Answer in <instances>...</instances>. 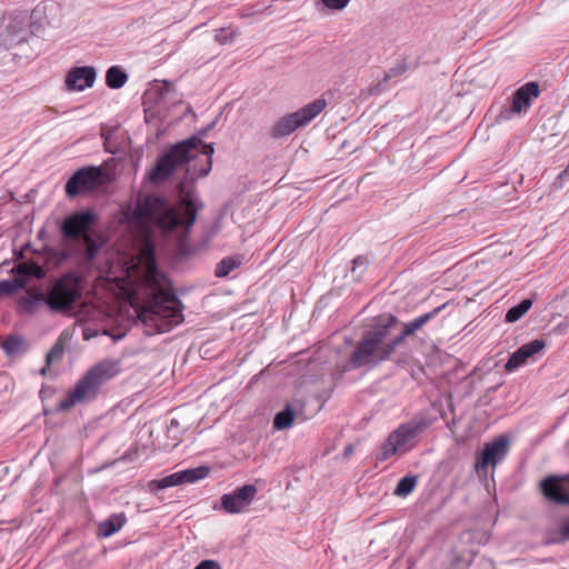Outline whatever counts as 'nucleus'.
<instances>
[{
	"instance_id": "obj_45",
	"label": "nucleus",
	"mask_w": 569,
	"mask_h": 569,
	"mask_svg": "<svg viewBox=\"0 0 569 569\" xmlns=\"http://www.w3.org/2000/svg\"><path fill=\"white\" fill-rule=\"evenodd\" d=\"M352 453V447L351 446H348L345 448V456H349Z\"/></svg>"
},
{
	"instance_id": "obj_42",
	"label": "nucleus",
	"mask_w": 569,
	"mask_h": 569,
	"mask_svg": "<svg viewBox=\"0 0 569 569\" xmlns=\"http://www.w3.org/2000/svg\"><path fill=\"white\" fill-rule=\"evenodd\" d=\"M559 532L562 540H569V516L561 521Z\"/></svg>"
},
{
	"instance_id": "obj_27",
	"label": "nucleus",
	"mask_w": 569,
	"mask_h": 569,
	"mask_svg": "<svg viewBox=\"0 0 569 569\" xmlns=\"http://www.w3.org/2000/svg\"><path fill=\"white\" fill-rule=\"evenodd\" d=\"M417 482V476L407 475L399 479L393 493L398 497H407L415 490Z\"/></svg>"
},
{
	"instance_id": "obj_33",
	"label": "nucleus",
	"mask_w": 569,
	"mask_h": 569,
	"mask_svg": "<svg viewBox=\"0 0 569 569\" xmlns=\"http://www.w3.org/2000/svg\"><path fill=\"white\" fill-rule=\"evenodd\" d=\"M61 336H63V333ZM63 352H64V347L62 343V337H60L59 340L50 349V351L46 355L47 366H51V363L54 360L60 359L62 357Z\"/></svg>"
},
{
	"instance_id": "obj_3",
	"label": "nucleus",
	"mask_w": 569,
	"mask_h": 569,
	"mask_svg": "<svg viewBox=\"0 0 569 569\" xmlns=\"http://www.w3.org/2000/svg\"><path fill=\"white\" fill-rule=\"evenodd\" d=\"M119 371L120 362L117 360L103 359L98 362L68 391L66 398L58 403L54 412H66L78 402L93 400L100 388L116 377Z\"/></svg>"
},
{
	"instance_id": "obj_37",
	"label": "nucleus",
	"mask_w": 569,
	"mask_h": 569,
	"mask_svg": "<svg viewBox=\"0 0 569 569\" xmlns=\"http://www.w3.org/2000/svg\"><path fill=\"white\" fill-rule=\"evenodd\" d=\"M173 90V86L170 81L164 80L162 81L161 86H157L156 92L158 94L157 102H166L167 97L171 93Z\"/></svg>"
},
{
	"instance_id": "obj_38",
	"label": "nucleus",
	"mask_w": 569,
	"mask_h": 569,
	"mask_svg": "<svg viewBox=\"0 0 569 569\" xmlns=\"http://www.w3.org/2000/svg\"><path fill=\"white\" fill-rule=\"evenodd\" d=\"M17 289L18 286L13 280H0V298L14 293Z\"/></svg>"
},
{
	"instance_id": "obj_22",
	"label": "nucleus",
	"mask_w": 569,
	"mask_h": 569,
	"mask_svg": "<svg viewBox=\"0 0 569 569\" xmlns=\"http://www.w3.org/2000/svg\"><path fill=\"white\" fill-rule=\"evenodd\" d=\"M47 293L31 292L19 299V306L24 313L33 315L40 306H47Z\"/></svg>"
},
{
	"instance_id": "obj_23",
	"label": "nucleus",
	"mask_w": 569,
	"mask_h": 569,
	"mask_svg": "<svg viewBox=\"0 0 569 569\" xmlns=\"http://www.w3.org/2000/svg\"><path fill=\"white\" fill-rule=\"evenodd\" d=\"M127 81L128 74L119 66H112L106 72V84L110 89H120Z\"/></svg>"
},
{
	"instance_id": "obj_6",
	"label": "nucleus",
	"mask_w": 569,
	"mask_h": 569,
	"mask_svg": "<svg viewBox=\"0 0 569 569\" xmlns=\"http://www.w3.org/2000/svg\"><path fill=\"white\" fill-rule=\"evenodd\" d=\"M183 309L182 301L173 290H160L149 308V320L154 323L157 332H167L183 322Z\"/></svg>"
},
{
	"instance_id": "obj_10",
	"label": "nucleus",
	"mask_w": 569,
	"mask_h": 569,
	"mask_svg": "<svg viewBox=\"0 0 569 569\" xmlns=\"http://www.w3.org/2000/svg\"><path fill=\"white\" fill-rule=\"evenodd\" d=\"M106 171L98 166H87L76 170L64 184L69 198L88 194L98 190L104 182Z\"/></svg>"
},
{
	"instance_id": "obj_15",
	"label": "nucleus",
	"mask_w": 569,
	"mask_h": 569,
	"mask_svg": "<svg viewBox=\"0 0 569 569\" xmlns=\"http://www.w3.org/2000/svg\"><path fill=\"white\" fill-rule=\"evenodd\" d=\"M210 475L208 466H199L170 473L161 479L152 480L149 483L150 490H162L169 487H176L186 483H194Z\"/></svg>"
},
{
	"instance_id": "obj_41",
	"label": "nucleus",
	"mask_w": 569,
	"mask_h": 569,
	"mask_svg": "<svg viewBox=\"0 0 569 569\" xmlns=\"http://www.w3.org/2000/svg\"><path fill=\"white\" fill-rule=\"evenodd\" d=\"M193 569H222L216 560L204 559L200 561Z\"/></svg>"
},
{
	"instance_id": "obj_31",
	"label": "nucleus",
	"mask_w": 569,
	"mask_h": 569,
	"mask_svg": "<svg viewBox=\"0 0 569 569\" xmlns=\"http://www.w3.org/2000/svg\"><path fill=\"white\" fill-rule=\"evenodd\" d=\"M239 34H240V32L238 31V29L228 30V29L221 28V29L217 30L214 40L217 42H219L220 44H230L236 40V38Z\"/></svg>"
},
{
	"instance_id": "obj_18",
	"label": "nucleus",
	"mask_w": 569,
	"mask_h": 569,
	"mask_svg": "<svg viewBox=\"0 0 569 569\" xmlns=\"http://www.w3.org/2000/svg\"><path fill=\"white\" fill-rule=\"evenodd\" d=\"M546 347L543 339H533L513 351L508 361L505 365V369L508 372H512L520 367L528 363L530 359H533L537 353L542 352Z\"/></svg>"
},
{
	"instance_id": "obj_8",
	"label": "nucleus",
	"mask_w": 569,
	"mask_h": 569,
	"mask_svg": "<svg viewBox=\"0 0 569 569\" xmlns=\"http://www.w3.org/2000/svg\"><path fill=\"white\" fill-rule=\"evenodd\" d=\"M429 423L425 419L411 420L400 425L396 430L389 433L387 439L381 443L377 460L386 461L400 450H408L406 446L415 440L421 432L428 428Z\"/></svg>"
},
{
	"instance_id": "obj_5",
	"label": "nucleus",
	"mask_w": 569,
	"mask_h": 569,
	"mask_svg": "<svg viewBox=\"0 0 569 569\" xmlns=\"http://www.w3.org/2000/svg\"><path fill=\"white\" fill-rule=\"evenodd\" d=\"M198 142L197 138H187L172 144L167 151L160 154L148 172L151 183L158 186L170 179L178 169L192 160V147Z\"/></svg>"
},
{
	"instance_id": "obj_1",
	"label": "nucleus",
	"mask_w": 569,
	"mask_h": 569,
	"mask_svg": "<svg viewBox=\"0 0 569 569\" xmlns=\"http://www.w3.org/2000/svg\"><path fill=\"white\" fill-rule=\"evenodd\" d=\"M180 204L181 212H178L163 197L148 196L136 203L130 219L141 226L156 227L166 234L178 228L189 232L203 204L192 191H187L180 197Z\"/></svg>"
},
{
	"instance_id": "obj_49",
	"label": "nucleus",
	"mask_w": 569,
	"mask_h": 569,
	"mask_svg": "<svg viewBox=\"0 0 569 569\" xmlns=\"http://www.w3.org/2000/svg\"><path fill=\"white\" fill-rule=\"evenodd\" d=\"M187 113H193V111H192V109L190 107H188Z\"/></svg>"
},
{
	"instance_id": "obj_12",
	"label": "nucleus",
	"mask_w": 569,
	"mask_h": 569,
	"mask_svg": "<svg viewBox=\"0 0 569 569\" xmlns=\"http://www.w3.org/2000/svg\"><path fill=\"white\" fill-rule=\"evenodd\" d=\"M511 439L509 435L502 433L492 441L486 442L481 451L477 455L475 470L480 473H487L489 466L496 467L510 451Z\"/></svg>"
},
{
	"instance_id": "obj_14",
	"label": "nucleus",
	"mask_w": 569,
	"mask_h": 569,
	"mask_svg": "<svg viewBox=\"0 0 569 569\" xmlns=\"http://www.w3.org/2000/svg\"><path fill=\"white\" fill-rule=\"evenodd\" d=\"M542 497L558 506H569V479L567 475L551 473L539 482Z\"/></svg>"
},
{
	"instance_id": "obj_47",
	"label": "nucleus",
	"mask_w": 569,
	"mask_h": 569,
	"mask_svg": "<svg viewBox=\"0 0 569 569\" xmlns=\"http://www.w3.org/2000/svg\"><path fill=\"white\" fill-rule=\"evenodd\" d=\"M91 337H92V335H90V333L88 332V330H84V331H83V339H84V340H89Z\"/></svg>"
},
{
	"instance_id": "obj_9",
	"label": "nucleus",
	"mask_w": 569,
	"mask_h": 569,
	"mask_svg": "<svg viewBox=\"0 0 569 569\" xmlns=\"http://www.w3.org/2000/svg\"><path fill=\"white\" fill-rule=\"evenodd\" d=\"M98 219L92 208L76 210L62 219L59 231L66 241H79L93 232Z\"/></svg>"
},
{
	"instance_id": "obj_17",
	"label": "nucleus",
	"mask_w": 569,
	"mask_h": 569,
	"mask_svg": "<svg viewBox=\"0 0 569 569\" xmlns=\"http://www.w3.org/2000/svg\"><path fill=\"white\" fill-rule=\"evenodd\" d=\"M258 489L252 483H246L236 488L230 493H224L220 498L221 508L227 513H240L253 501Z\"/></svg>"
},
{
	"instance_id": "obj_16",
	"label": "nucleus",
	"mask_w": 569,
	"mask_h": 569,
	"mask_svg": "<svg viewBox=\"0 0 569 569\" xmlns=\"http://www.w3.org/2000/svg\"><path fill=\"white\" fill-rule=\"evenodd\" d=\"M218 119L212 120L208 126L200 129L197 134L191 136L190 138H197L198 142L192 147V157L197 160L199 156H201L204 160V163L198 169L197 162L193 163L191 168L188 169V172L191 170L198 178H202L209 174L212 167V154L214 153L213 143H206L202 141L204 137L208 136L209 131H211L216 124Z\"/></svg>"
},
{
	"instance_id": "obj_39",
	"label": "nucleus",
	"mask_w": 569,
	"mask_h": 569,
	"mask_svg": "<svg viewBox=\"0 0 569 569\" xmlns=\"http://www.w3.org/2000/svg\"><path fill=\"white\" fill-rule=\"evenodd\" d=\"M323 6L331 10H342L345 9L350 0H321Z\"/></svg>"
},
{
	"instance_id": "obj_25",
	"label": "nucleus",
	"mask_w": 569,
	"mask_h": 569,
	"mask_svg": "<svg viewBox=\"0 0 569 569\" xmlns=\"http://www.w3.org/2000/svg\"><path fill=\"white\" fill-rule=\"evenodd\" d=\"M241 263V259L237 256L224 257L217 263L214 276L217 278H226L230 274L231 271L238 269Z\"/></svg>"
},
{
	"instance_id": "obj_20",
	"label": "nucleus",
	"mask_w": 569,
	"mask_h": 569,
	"mask_svg": "<svg viewBox=\"0 0 569 569\" xmlns=\"http://www.w3.org/2000/svg\"><path fill=\"white\" fill-rule=\"evenodd\" d=\"M127 522L124 512L112 513L98 526V536L109 538L118 532Z\"/></svg>"
},
{
	"instance_id": "obj_11",
	"label": "nucleus",
	"mask_w": 569,
	"mask_h": 569,
	"mask_svg": "<svg viewBox=\"0 0 569 569\" xmlns=\"http://www.w3.org/2000/svg\"><path fill=\"white\" fill-rule=\"evenodd\" d=\"M540 94L539 84L530 81L518 88L511 96V106H502L496 117L497 122L508 121L513 114H522L531 107L532 100Z\"/></svg>"
},
{
	"instance_id": "obj_40",
	"label": "nucleus",
	"mask_w": 569,
	"mask_h": 569,
	"mask_svg": "<svg viewBox=\"0 0 569 569\" xmlns=\"http://www.w3.org/2000/svg\"><path fill=\"white\" fill-rule=\"evenodd\" d=\"M567 181H569V162L568 166L557 176L553 186L560 189Z\"/></svg>"
},
{
	"instance_id": "obj_30",
	"label": "nucleus",
	"mask_w": 569,
	"mask_h": 569,
	"mask_svg": "<svg viewBox=\"0 0 569 569\" xmlns=\"http://www.w3.org/2000/svg\"><path fill=\"white\" fill-rule=\"evenodd\" d=\"M148 276L150 280L158 284V283H164L168 286H171V281L169 277L159 269L154 256L151 257V260L148 266Z\"/></svg>"
},
{
	"instance_id": "obj_48",
	"label": "nucleus",
	"mask_w": 569,
	"mask_h": 569,
	"mask_svg": "<svg viewBox=\"0 0 569 569\" xmlns=\"http://www.w3.org/2000/svg\"><path fill=\"white\" fill-rule=\"evenodd\" d=\"M68 257H69V256H68V253H67V252H63V254H62V259H63V260H66V259H68Z\"/></svg>"
},
{
	"instance_id": "obj_26",
	"label": "nucleus",
	"mask_w": 569,
	"mask_h": 569,
	"mask_svg": "<svg viewBox=\"0 0 569 569\" xmlns=\"http://www.w3.org/2000/svg\"><path fill=\"white\" fill-rule=\"evenodd\" d=\"M533 300L530 298H526L521 300L516 306L509 308L505 316V321L508 323H513L520 320L532 307Z\"/></svg>"
},
{
	"instance_id": "obj_4",
	"label": "nucleus",
	"mask_w": 569,
	"mask_h": 569,
	"mask_svg": "<svg viewBox=\"0 0 569 569\" xmlns=\"http://www.w3.org/2000/svg\"><path fill=\"white\" fill-rule=\"evenodd\" d=\"M47 307L54 313L67 315L82 299L83 281L76 271H68L51 279L46 288Z\"/></svg>"
},
{
	"instance_id": "obj_24",
	"label": "nucleus",
	"mask_w": 569,
	"mask_h": 569,
	"mask_svg": "<svg viewBox=\"0 0 569 569\" xmlns=\"http://www.w3.org/2000/svg\"><path fill=\"white\" fill-rule=\"evenodd\" d=\"M295 421V410L291 405H286L282 410L273 417L272 427L274 430H286L292 426Z\"/></svg>"
},
{
	"instance_id": "obj_46",
	"label": "nucleus",
	"mask_w": 569,
	"mask_h": 569,
	"mask_svg": "<svg viewBox=\"0 0 569 569\" xmlns=\"http://www.w3.org/2000/svg\"><path fill=\"white\" fill-rule=\"evenodd\" d=\"M49 367H50V366H47V365H46V366L40 370V375L46 376V375H47V372H48V370H49Z\"/></svg>"
},
{
	"instance_id": "obj_2",
	"label": "nucleus",
	"mask_w": 569,
	"mask_h": 569,
	"mask_svg": "<svg viewBox=\"0 0 569 569\" xmlns=\"http://www.w3.org/2000/svg\"><path fill=\"white\" fill-rule=\"evenodd\" d=\"M398 323L399 319L389 315L386 320L377 322L365 331L350 352L348 361L336 366V373L342 377L349 370L362 368L371 370L389 360L396 351L390 340V331Z\"/></svg>"
},
{
	"instance_id": "obj_35",
	"label": "nucleus",
	"mask_w": 569,
	"mask_h": 569,
	"mask_svg": "<svg viewBox=\"0 0 569 569\" xmlns=\"http://www.w3.org/2000/svg\"><path fill=\"white\" fill-rule=\"evenodd\" d=\"M448 305H449V302L442 303L441 306L433 308L431 311L426 312V313L415 318V320H416V322H418V326L420 327V329L425 325H427L430 320L436 318L443 309L447 308Z\"/></svg>"
},
{
	"instance_id": "obj_21",
	"label": "nucleus",
	"mask_w": 569,
	"mask_h": 569,
	"mask_svg": "<svg viewBox=\"0 0 569 569\" xmlns=\"http://www.w3.org/2000/svg\"><path fill=\"white\" fill-rule=\"evenodd\" d=\"M82 241L86 243L82 254L87 262L94 261L100 250L104 247L107 242L102 234L97 233L94 231L90 234H87V237H84Z\"/></svg>"
},
{
	"instance_id": "obj_7",
	"label": "nucleus",
	"mask_w": 569,
	"mask_h": 569,
	"mask_svg": "<svg viewBox=\"0 0 569 569\" xmlns=\"http://www.w3.org/2000/svg\"><path fill=\"white\" fill-rule=\"evenodd\" d=\"M327 106L325 99H317L299 110L279 118L270 128L272 139H281L292 134L297 129L310 123Z\"/></svg>"
},
{
	"instance_id": "obj_44",
	"label": "nucleus",
	"mask_w": 569,
	"mask_h": 569,
	"mask_svg": "<svg viewBox=\"0 0 569 569\" xmlns=\"http://www.w3.org/2000/svg\"><path fill=\"white\" fill-rule=\"evenodd\" d=\"M180 427V423L177 419H171L170 425L168 426V432H172L174 429H178Z\"/></svg>"
},
{
	"instance_id": "obj_28",
	"label": "nucleus",
	"mask_w": 569,
	"mask_h": 569,
	"mask_svg": "<svg viewBox=\"0 0 569 569\" xmlns=\"http://www.w3.org/2000/svg\"><path fill=\"white\" fill-rule=\"evenodd\" d=\"M418 330H420V327L418 326V322L416 320L408 321L406 323H402V330L399 335L390 338L392 345L397 349L400 345L403 343V341L413 336Z\"/></svg>"
},
{
	"instance_id": "obj_29",
	"label": "nucleus",
	"mask_w": 569,
	"mask_h": 569,
	"mask_svg": "<svg viewBox=\"0 0 569 569\" xmlns=\"http://www.w3.org/2000/svg\"><path fill=\"white\" fill-rule=\"evenodd\" d=\"M24 340L18 335H10L1 343V348L8 356L17 355L21 351Z\"/></svg>"
},
{
	"instance_id": "obj_19",
	"label": "nucleus",
	"mask_w": 569,
	"mask_h": 569,
	"mask_svg": "<svg viewBox=\"0 0 569 569\" xmlns=\"http://www.w3.org/2000/svg\"><path fill=\"white\" fill-rule=\"evenodd\" d=\"M96 78L94 67H73L68 71L64 83L69 91H83L93 86Z\"/></svg>"
},
{
	"instance_id": "obj_32",
	"label": "nucleus",
	"mask_w": 569,
	"mask_h": 569,
	"mask_svg": "<svg viewBox=\"0 0 569 569\" xmlns=\"http://www.w3.org/2000/svg\"><path fill=\"white\" fill-rule=\"evenodd\" d=\"M369 266L367 256H358L352 260L351 274L355 279H359Z\"/></svg>"
},
{
	"instance_id": "obj_34",
	"label": "nucleus",
	"mask_w": 569,
	"mask_h": 569,
	"mask_svg": "<svg viewBox=\"0 0 569 569\" xmlns=\"http://www.w3.org/2000/svg\"><path fill=\"white\" fill-rule=\"evenodd\" d=\"M448 305H449V302L442 303L441 306L433 308L431 311L426 312V313L415 318V320H416V322H418V326L420 327V329L425 325H427L430 320L436 318L443 309L447 308Z\"/></svg>"
},
{
	"instance_id": "obj_13",
	"label": "nucleus",
	"mask_w": 569,
	"mask_h": 569,
	"mask_svg": "<svg viewBox=\"0 0 569 569\" xmlns=\"http://www.w3.org/2000/svg\"><path fill=\"white\" fill-rule=\"evenodd\" d=\"M30 20L31 16L27 11L11 16L6 26L3 43L9 48L18 47L28 41L29 34H37L40 27H34L30 31L29 29L32 27Z\"/></svg>"
},
{
	"instance_id": "obj_36",
	"label": "nucleus",
	"mask_w": 569,
	"mask_h": 569,
	"mask_svg": "<svg viewBox=\"0 0 569 569\" xmlns=\"http://www.w3.org/2000/svg\"><path fill=\"white\" fill-rule=\"evenodd\" d=\"M407 71V63L405 60L402 61H399L396 66H393L392 68H390L386 73H385V77H383V81L387 82L388 80L392 79V78H396V77H399L401 74H403L405 72Z\"/></svg>"
},
{
	"instance_id": "obj_43",
	"label": "nucleus",
	"mask_w": 569,
	"mask_h": 569,
	"mask_svg": "<svg viewBox=\"0 0 569 569\" xmlns=\"http://www.w3.org/2000/svg\"><path fill=\"white\" fill-rule=\"evenodd\" d=\"M54 393V389L50 387L42 386L39 396L43 400L47 397H51Z\"/></svg>"
}]
</instances>
